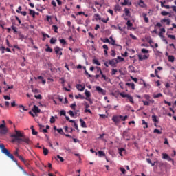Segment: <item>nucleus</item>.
<instances>
[{
    "instance_id": "obj_9",
    "label": "nucleus",
    "mask_w": 176,
    "mask_h": 176,
    "mask_svg": "<svg viewBox=\"0 0 176 176\" xmlns=\"http://www.w3.org/2000/svg\"><path fill=\"white\" fill-rule=\"evenodd\" d=\"M17 35V39H19V41H24V39H25V36H24V34H23V33L21 31L18 32Z\"/></svg>"
},
{
    "instance_id": "obj_32",
    "label": "nucleus",
    "mask_w": 176,
    "mask_h": 176,
    "mask_svg": "<svg viewBox=\"0 0 176 176\" xmlns=\"http://www.w3.org/2000/svg\"><path fill=\"white\" fill-rule=\"evenodd\" d=\"M52 30H54V32H56V34L58 33V27L57 25H53Z\"/></svg>"
},
{
    "instance_id": "obj_38",
    "label": "nucleus",
    "mask_w": 176,
    "mask_h": 176,
    "mask_svg": "<svg viewBox=\"0 0 176 176\" xmlns=\"http://www.w3.org/2000/svg\"><path fill=\"white\" fill-rule=\"evenodd\" d=\"M12 30L14 31V34H18L19 31H17V29L16 28V27L14 25H12L11 26Z\"/></svg>"
},
{
    "instance_id": "obj_4",
    "label": "nucleus",
    "mask_w": 176,
    "mask_h": 176,
    "mask_svg": "<svg viewBox=\"0 0 176 176\" xmlns=\"http://www.w3.org/2000/svg\"><path fill=\"white\" fill-rule=\"evenodd\" d=\"M162 158L163 159V160H167L168 162H172V164H174V160H173L171 158V157H170V155H168V154L163 153L162 154Z\"/></svg>"
},
{
    "instance_id": "obj_56",
    "label": "nucleus",
    "mask_w": 176,
    "mask_h": 176,
    "mask_svg": "<svg viewBox=\"0 0 176 176\" xmlns=\"http://www.w3.org/2000/svg\"><path fill=\"white\" fill-rule=\"evenodd\" d=\"M141 52H142V53H144V54L149 53V50H146L145 48H142L141 50Z\"/></svg>"
},
{
    "instance_id": "obj_6",
    "label": "nucleus",
    "mask_w": 176,
    "mask_h": 176,
    "mask_svg": "<svg viewBox=\"0 0 176 176\" xmlns=\"http://www.w3.org/2000/svg\"><path fill=\"white\" fill-rule=\"evenodd\" d=\"M96 91H98V93H100V94H102L103 96H105L107 94V91H105L104 89L101 88V87L96 86Z\"/></svg>"
},
{
    "instance_id": "obj_16",
    "label": "nucleus",
    "mask_w": 176,
    "mask_h": 176,
    "mask_svg": "<svg viewBox=\"0 0 176 176\" xmlns=\"http://www.w3.org/2000/svg\"><path fill=\"white\" fill-rule=\"evenodd\" d=\"M111 45H112L113 46H115V45H116V46L120 47V50H122V45H120L119 44H116V41H115V39L111 40Z\"/></svg>"
},
{
    "instance_id": "obj_31",
    "label": "nucleus",
    "mask_w": 176,
    "mask_h": 176,
    "mask_svg": "<svg viewBox=\"0 0 176 176\" xmlns=\"http://www.w3.org/2000/svg\"><path fill=\"white\" fill-rule=\"evenodd\" d=\"M121 10H122V7H120V6H119V4H116L115 6L116 12H120Z\"/></svg>"
},
{
    "instance_id": "obj_50",
    "label": "nucleus",
    "mask_w": 176,
    "mask_h": 176,
    "mask_svg": "<svg viewBox=\"0 0 176 176\" xmlns=\"http://www.w3.org/2000/svg\"><path fill=\"white\" fill-rule=\"evenodd\" d=\"M144 98H146L147 100V101H150L151 96H149V94H144Z\"/></svg>"
},
{
    "instance_id": "obj_53",
    "label": "nucleus",
    "mask_w": 176,
    "mask_h": 176,
    "mask_svg": "<svg viewBox=\"0 0 176 176\" xmlns=\"http://www.w3.org/2000/svg\"><path fill=\"white\" fill-rule=\"evenodd\" d=\"M19 108H21L23 111H28V109L25 108L23 104L19 105Z\"/></svg>"
},
{
    "instance_id": "obj_40",
    "label": "nucleus",
    "mask_w": 176,
    "mask_h": 176,
    "mask_svg": "<svg viewBox=\"0 0 176 176\" xmlns=\"http://www.w3.org/2000/svg\"><path fill=\"white\" fill-rule=\"evenodd\" d=\"M120 96H121L122 98H127V96H129V94H126L124 92H120Z\"/></svg>"
},
{
    "instance_id": "obj_41",
    "label": "nucleus",
    "mask_w": 176,
    "mask_h": 176,
    "mask_svg": "<svg viewBox=\"0 0 176 176\" xmlns=\"http://www.w3.org/2000/svg\"><path fill=\"white\" fill-rule=\"evenodd\" d=\"M57 131L59 134H61V135H64V131H63V129L62 128H60V129H57Z\"/></svg>"
},
{
    "instance_id": "obj_14",
    "label": "nucleus",
    "mask_w": 176,
    "mask_h": 176,
    "mask_svg": "<svg viewBox=\"0 0 176 176\" xmlns=\"http://www.w3.org/2000/svg\"><path fill=\"white\" fill-rule=\"evenodd\" d=\"M79 122L80 123L81 127H82L83 129H86V127H87V125L86 124V122H85V120H83V119L80 118L79 120Z\"/></svg>"
},
{
    "instance_id": "obj_25",
    "label": "nucleus",
    "mask_w": 176,
    "mask_h": 176,
    "mask_svg": "<svg viewBox=\"0 0 176 176\" xmlns=\"http://www.w3.org/2000/svg\"><path fill=\"white\" fill-rule=\"evenodd\" d=\"M161 14H162V16H168V14H169V17H171V14L167 11H162L161 12Z\"/></svg>"
},
{
    "instance_id": "obj_20",
    "label": "nucleus",
    "mask_w": 176,
    "mask_h": 176,
    "mask_svg": "<svg viewBox=\"0 0 176 176\" xmlns=\"http://www.w3.org/2000/svg\"><path fill=\"white\" fill-rule=\"evenodd\" d=\"M168 61H170V63H174V61L175 60V58L173 55H169L168 56Z\"/></svg>"
},
{
    "instance_id": "obj_34",
    "label": "nucleus",
    "mask_w": 176,
    "mask_h": 176,
    "mask_svg": "<svg viewBox=\"0 0 176 176\" xmlns=\"http://www.w3.org/2000/svg\"><path fill=\"white\" fill-rule=\"evenodd\" d=\"M29 14H30V16H32V17H35V11L29 9Z\"/></svg>"
},
{
    "instance_id": "obj_60",
    "label": "nucleus",
    "mask_w": 176,
    "mask_h": 176,
    "mask_svg": "<svg viewBox=\"0 0 176 176\" xmlns=\"http://www.w3.org/2000/svg\"><path fill=\"white\" fill-rule=\"evenodd\" d=\"M6 49V47H5L4 46L0 47V50H1L2 54H3L5 53Z\"/></svg>"
},
{
    "instance_id": "obj_59",
    "label": "nucleus",
    "mask_w": 176,
    "mask_h": 176,
    "mask_svg": "<svg viewBox=\"0 0 176 176\" xmlns=\"http://www.w3.org/2000/svg\"><path fill=\"white\" fill-rule=\"evenodd\" d=\"M34 97H35V98H36L37 100H42V95H41V94L35 95Z\"/></svg>"
},
{
    "instance_id": "obj_17",
    "label": "nucleus",
    "mask_w": 176,
    "mask_h": 176,
    "mask_svg": "<svg viewBox=\"0 0 176 176\" xmlns=\"http://www.w3.org/2000/svg\"><path fill=\"white\" fill-rule=\"evenodd\" d=\"M146 16H148V14L145 12H143L142 13V16H143V19L145 21V23H149V18H148Z\"/></svg>"
},
{
    "instance_id": "obj_55",
    "label": "nucleus",
    "mask_w": 176,
    "mask_h": 176,
    "mask_svg": "<svg viewBox=\"0 0 176 176\" xmlns=\"http://www.w3.org/2000/svg\"><path fill=\"white\" fill-rule=\"evenodd\" d=\"M50 122V123H52V124L55 123L56 119H54V116H51Z\"/></svg>"
},
{
    "instance_id": "obj_57",
    "label": "nucleus",
    "mask_w": 176,
    "mask_h": 176,
    "mask_svg": "<svg viewBox=\"0 0 176 176\" xmlns=\"http://www.w3.org/2000/svg\"><path fill=\"white\" fill-rule=\"evenodd\" d=\"M69 114L71 116V118H74V116H75V113H74L72 110L69 111Z\"/></svg>"
},
{
    "instance_id": "obj_23",
    "label": "nucleus",
    "mask_w": 176,
    "mask_h": 176,
    "mask_svg": "<svg viewBox=\"0 0 176 176\" xmlns=\"http://www.w3.org/2000/svg\"><path fill=\"white\" fill-rule=\"evenodd\" d=\"M100 41H102V42H103V43H111V41H109V38H100Z\"/></svg>"
},
{
    "instance_id": "obj_35",
    "label": "nucleus",
    "mask_w": 176,
    "mask_h": 176,
    "mask_svg": "<svg viewBox=\"0 0 176 176\" xmlns=\"http://www.w3.org/2000/svg\"><path fill=\"white\" fill-rule=\"evenodd\" d=\"M75 107H76V102H75L70 105V108H72L73 111H76V108Z\"/></svg>"
},
{
    "instance_id": "obj_62",
    "label": "nucleus",
    "mask_w": 176,
    "mask_h": 176,
    "mask_svg": "<svg viewBox=\"0 0 176 176\" xmlns=\"http://www.w3.org/2000/svg\"><path fill=\"white\" fill-rule=\"evenodd\" d=\"M18 158L19 159V160H21V162H23V163H25V160L23 158V156L19 155Z\"/></svg>"
},
{
    "instance_id": "obj_51",
    "label": "nucleus",
    "mask_w": 176,
    "mask_h": 176,
    "mask_svg": "<svg viewBox=\"0 0 176 176\" xmlns=\"http://www.w3.org/2000/svg\"><path fill=\"white\" fill-rule=\"evenodd\" d=\"M56 41H57V40L55 39L54 38H51V39H50L51 45H54L56 43Z\"/></svg>"
},
{
    "instance_id": "obj_10",
    "label": "nucleus",
    "mask_w": 176,
    "mask_h": 176,
    "mask_svg": "<svg viewBox=\"0 0 176 176\" xmlns=\"http://www.w3.org/2000/svg\"><path fill=\"white\" fill-rule=\"evenodd\" d=\"M138 58H139L140 61H143V60H148V58H149V54L143 55V56L141 54H139Z\"/></svg>"
},
{
    "instance_id": "obj_48",
    "label": "nucleus",
    "mask_w": 176,
    "mask_h": 176,
    "mask_svg": "<svg viewBox=\"0 0 176 176\" xmlns=\"http://www.w3.org/2000/svg\"><path fill=\"white\" fill-rule=\"evenodd\" d=\"M100 20L102 21V23H108V21H109V17L107 16L106 19L102 18Z\"/></svg>"
},
{
    "instance_id": "obj_22",
    "label": "nucleus",
    "mask_w": 176,
    "mask_h": 176,
    "mask_svg": "<svg viewBox=\"0 0 176 176\" xmlns=\"http://www.w3.org/2000/svg\"><path fill=\"white\" fill-rule=\"evenodd\" d=\"M75 98H76V100H78V98H81V100H85V96L78 94V95H75Z\"/></svg>"
},
{
    "instance_id": "obj_63",
    "label": "nucleus",
    "mask_w": 176,
    "mask_h": 176,
    "mask_svg": "<svg viewBox=\"0 0 176 176\" xmlns=\"http://www.w3.org/2000/svg\"><path fill=\"white\" fill-rule=\"evenodd\" d=\"M45 52H49L50 53H52V52H53V49L48 47L45 49Z\"/></svg>"
},
{
    "instance_id": "obj_42",
    "label": "nucleus",
    "mask_w": 176,
    "mask_h": 176,
    "mask_svg": "<svg viewBox=\"0 0 176 176\" xmlns=\"http://www.w3.org/2000/svg\"><path fill=\"white\" fill-rule=\"evenodd\" d=\"M128 3H129V0H124V2H122L121 5L122 6H127Z\"/></svg>"
},
{
    "instance_id": "obj_7",
    "label": "nucleus",
    "mask_w": 176,
    "mask_h": 176,
    "mask_svg": "<svg viewBox=\"0 0 176 176\" xmlns=\"http://www.w3.org/2000/svg\"><path fill=\"white\" fill-rule=\"evenodd\" d=\"M112 120L116 123V124H118V123H120V118L119 116H113L112 117Z\"/></svg>"
},
{
    "instance_id": "obj_47",
    "label": "nucleus",
    "mask_w": 176,
    "mask_h": 176,
    "mask_svg": "<svg viewBox=\"0 0 176 176\" xmlns=\"http://www.w3.org/2000/svg\"><path fill=\"white\" fill-rule=\"evenodd\" d=\"M142 124H145V126H144V129H148V122H146L145 120H142Z\"/></svg>"
},
{
    "instance_id": "obj_26",
    "label": "nucleus",
    "mask_w": 176,
    "mask_h": 176,
    "mask_svg": "<svg viewBox=\"0 0 176 176\" xmlns=\"http://www.w3.org/2000/svg\"><path fill=\"white\" fill-rule=\"evenodd\" d=\"M60 50H63V48H60V47H56L54 48V52L56 54H58Z\"/></svg>"
},
{
    "instance_id": "obj_33",
    "label": "nucleus",
    "mask_w": 176,
    "mask_h": 176,
    "mask_svg": "<svg viewBox=\"0 0 176 176\" xmlns=\"http://www.w3.org/2000/svg\"><path fill=\"white\" fill-rule=\"evenodd\" d=\"M120 118V120H122V122H124L126 119H127V116H118Z\"/></svg>"
},
{
    "instance_id": "obj_8",
    "label": "nucleus",
    "mask_w": 176,
    "mask_h": 176,
    "mask_svg": "<svg viewBox=\"0 0 176 176\" xmlns=\"http://www.w3.org/2000/svg\"><path fill=\"white\" fill-rule=\"evenodd\" d=\"M32 111V112H34V113H36H36H41V109L36 105L33 106Z\"/></svg>"
},
{
    "instance_id": "obj_5",
    "label": "nucleus",
    "mask_w": 176,
    "mask_h": 176,
    "mask_svg": "<svg viewBox=\"0 0 176 176\" xmlns=\"http://www.w3.org/2000/svg\"><path fill=\"white\" fill-rule=\"evenodd\" d=\"M108 61H109V65H111V67H115V65H116V64L119 63V60H118L117 58L109 60Z\"/></svg>"
},
{
    "instance_id": "obj_1",
    "label": "nucleus",
    "mask_w": 176,
    "mask_h": 176,
    "mask_svg": "<svg viewBox=\"0 0 176 176\" xmlns=\"http://www.w3.org/2000/svg\"><path fill=\"white\" fill-rule=\"evenodd\" d=\"M11 138H14L18 144L26 145L27 146H31L32 145V141L30 139V137L24 134V132L15 130V134L11 135Z\"/></svg>"
},
{
    "instance_id": "obj_2",
    "label": "nucleus",
    "mask_w": 176,
    "mask_h": 176,
    "mask_svg": "<svg viewBox=\"0 0 176 176\" xmlns=\"http://www.w3.org/2000/svg\"><path fill=\"white\" fill-rule=\"evenodd\" d=\"M0 149H1V153H3V155H6V156L11 159V160L12 161L14 160V156H13L10 153V152L9 151V150H8V148H5V144H0Z\"/></svg>"
},
{
    "instance_id": "obj_36",
    "label": "nucleus",
    "mask_w": 176,
    "mask_h": 176,
    "mask_svg": "<svg viewBox=\"0 0 176 176\" xmlns=\"http://www.w3.org/2000/svg\"><path fill=\"white\" fill-rule=\"evenodd\" d=\"M16 13H20L22 16H27V12L25 11H19L16 10Z\"/></svg>"
},
{
    "instance_id": "obj_44",
    "label": "nucleus",
    "mask_w": 176,
    "mask_h": 176,
    "mask_svg": "<svg viewBox=\"0 0 176 176\" xmlns=\"http://www.w3.org/2000/svg\"><path fill=\"white\" fill-rule=\"evenodd\" d=\"M126 25L129 28V27H133V23H131V21H130V19H129L126 22Z\"/></svg>"
},
{
    "instance_id": "obj_29",
    "label": "nucleus",
    "mask_w": 176,
    "mask_h": 176,
    "mask_svg": "<svg viewBox=\"0 0 176 176\" xmlns=\"http://www.w3.org/2000/svg\"><path fill=\"white\" fill-rule=\"evenodd\" d=\"M153 98H160V97H163V94L162 93H158L157 94L153 95Z\"/></svg>"
},
{
    "instance_id": "obj_11",
    "label": "nucleus",
    "mask_w": 176,
    "mask_h": 176,
    "mask_svg": "<svg viewBox=\"0 0 176 176\" xmlns=\"http://www.w3.org/2000/svg\"><path fill=\"white\" fill-rule=\"evenodd\" d=\"M36 10H38V12H41L42 13V12H43V10H45V8H43V6H42L41 4H36L35 6Z\"/></svg>"
},
{
    "instance_id": "obj_30",
    "label": "nucleus",
    "mask_w": 176,
    "mask_h": 176,
    "mask_svg": "<svg viewBox=\"0 0 176 176\" xmlns=\"http://www.w3.org/2000/svg\"><path fill=\"white\" fill-rule=\"evenodd\" d=\"M43 151L44 156H47V155H49V150L47 148L43 147Z\"/></svg>"
},
{
    "instance_id": "obj_61",
    "label": "nucleus",
    "mask_w": 176,
    "mask_h": 176,
    "mask_svg": "<svg viewBox=\"0 0 176 176\" xmlns=\"http://www.w3.org/2000/svg\"><path fill=\"white\" fill-rule=\"evenodd\" d=\"M56 159H59V160L62 162H64V158H63V157L60 156L59 155L56 156Z\"/></svg>"
},
{
    "instance_id": "obj_43",
    "label": "nucleus",
    "mask_w": 176,
    "mask_h": 176,
    "mask_svg": "<svg viewBox=\"0 0 176 176\" xmlns=\"http://www.w3.org/2000/svg\"><path fill=\"white\" fill-rule=\"evenodd\" d=\"M154 134H162V131H160L159 129H155L153 131Z\"/></svg>"
},
{
    "instance_id": "obj_64",
    "label": "nucleus",
    "mask_w": 176,
    "mask_h": 176,
    "mask_svg": "<svg viewBox=\"0 0 176 176\" xmlns=\"http://www.w3.org/2000/svg\"><path fill=\"white\" fill-rule=\"evenodd\" d=\"M111 56L112 57H115V56H116V52L115 51V50H111Z\"/></svg>"
},
{
    "instance_id": "obj_13",
    "label": "nucleus",
    "mask_w": 176,
    "mask_h": 176,
    "mask_svg": "<svg viewBox=\"0 0 176 176\" xmlns=\"http://www.w3.org/2000/svg\"><path fill=\"white\" fill-rule=\"evenodd\" d=\"M76 89L79 91H83L85 90V86H82V84H77Z\"/></svg>"
},
{
    "instance_id": "obj_39",
    "label": "nucleus",
    "mask_w": 176,
    "mask_h": 176,
    "mask_svg": "<svg viewBox=\"0 0 176 176\" xmlns=\"http://www.w3.org/2000/svg\"><path fill=\"white\" fill-rule=\"evenodd\" d=\"M98 156L99 157H102V156H105V153H104V151H99Z\"/></svg>"
},
{
    "instance_id": "obj_19",
    "label": "nucleus",
    "mask_w": 176,
    "mask_h": 176,
    "mask_svg": "<svg viewBox=\"0 0 176 176\" xmlns=\"http://www.w3.org/2000/svg\"><path fill=\"white\" fill-rule=\"evenodd\" d=\"M118 151H119V155L121 156H123V153H126V150L123 148H118Z\"/></svg>"
},
{
    "instance_id": "obj_27",
    "label": "nucleus",
    "mask_w": 176,
    "mask_h": 176,
    "mask_svg": "<svg viewBox=\"0 0 176 176\" xmlns=\"http://www.w3.org/2000/svg\"><path fill=\"white\" fill-rule=\"evenodd\" d=\"M124 13H125V16L130 17L131 14H130V10H129V8H124Z\"/></svg>"
},
{
    "instance_id": "obj_21",
    "label": "nucleus",
    "mask_w": 176,
    "mask_h": 176,
    "mask_svg": "<svg viewBox=\"0 0 176 176\" xmlns=\"http://www.w3.org/2000/svg\"><path fill=\"white\" fill-rule=\"evenodd\" d=\"M138 5L139 6H140V8H146V5L145 4V3H144V1L142 0H140Z\"/></svg>"
},
{
    "instance_id": "obj_24",
    "label": "nucleus",
    "mask_w": 176,
    "mask_h": 176,
    "mask_svg": "<svg viewBox=\"0 0 176 176\" xmlns=\"http://www.w3.org/2000/svg\"><path fill=\"white\" fill-rule=\"evenodd\" d=\"M92 63H93V64H96V65H98V66L101 65V63H100V61H98V59H96V58L93 59Z\"/></svg>"
},
{
    "instance_id": "obj_3",
    "label": "nucleus",
    "mask_w": 176,
    "mask_h": 176,
    "mask_svg": "<svg viewBox=\"0 0 176 176\" xmlns=\"http://www.w3.org/2000/svg\"><path fill=\"white\" fill-rule=\"evenodd\" d=\"M8 131L9 130L5 124H0V135H6Z\"/></svg>"
},
{
    "instance_id": "obj_54",
    "label": "nucleus",
    "mask_w": 176,
    "mask_h": 176,
    "mask_svg": "<svg viewBox=\"0 0 176 176\" xmlns=\"http://www.w3.org/2000/svg\"><path fill=\"white\" fill-rule=\"evenodd\" d=\"M85 94L86 97H90V96H91V94H90V91H89L87 90H85Z\"/></svg>"
},
{
    "instance_id": "obj_18",
    "label": "nucleus",
    "mask_w": 176,
    "mask_h": 176,
    "mask_svg": "<svg viewBox=\"0 0 176 176\" xmlns=\"http://www.w3.org/2000/svg\"><path fill=\"white\" fill-rule=\"evenodd\" d=\"M65 133H70L72 134V133L75 131V129H74V128H69V131H68V126H65Z\"/></svg>"
},
{
    "instance_id": "obj_28",
    "label": "nucleus",
    "mask_w": 176,
    "mask_h": 176,
    "mask_svg": "<svg viewBox=\"0 0 176 176\" xmlns=\"http://www.w3.org/2000/svg\"><path fill=\"white\" fill-rule=\"evenodd\" d=\"M152 120L155 123H159V120H157V117L155 115L152 116Z\"/></svg>"
},
{
    "instance_id": "obj_52",
    "label": "nucleus",
    "mask_w": 176,
    "mask_h": 176,
    "mask_svg": "<svg viewBox=\"0 0 176 176\" xmlns=\"http://www.w3.org/2000/svg\"><path fill=\"white\" fill-rule=\"evenodd\" d=\"M168 38H170V39H173V41H175V36L173 34H168Z\"/></svg>"
},
{
    "instance_id": "obj_46",
    "label": "nucleus",
    "mask_w": 176,
    "mask_h": 176,
    "mask_svg": "<svg viewBox=\"0 0 176 176\" xmlns=\"http://www.w3.org/2000/svg\"><path fill=\"white\" fill-rule=\"evenodd\" d=\"M85 74L87 75L88 76V78H93V75L89 74V72H87V69H85Z\"/></svg>"
},
{
    "instance_id": "obj_15",
    "label": "nucleus",
    "mask_w": 176,
    "mask_h": 176,
    "mask_svg": "<svg viewBox=\"0 0 176 176\" xmlns=\"http://www.w3.org/2000/svg\"><path fill=\"white\" fill-rule=\"evenodd\" d=\"M161 23H166L167 25H170L171 23V19H163L161 20Z\"/></svg>"
},
{
    "instance_id": "obj_12",
    "label": "nucleus",
    "mask_w": 176,
    "mask_h": 176,
    "mask_svg": "<svg viewBox=\"0 0 176 176\" xmlns=\"http://www.w3.org/2000/svg\"><path fill=\"white\" fill-rule=\"evenodd\" d=\"M126 86H128V87H131L132 90H135V85L134 82H126Z\"/></svg>"
},
{
    "instance_id": "obj_49",
    "label": "nucleus",
    "mask_w": 176,
    "mask_h": 176,
    "mask_svg": "<svg viewBox=\"0 0 176 176\" xmlns=\"http://www.w3.org/2000/svg\"><path fill=\"white\" fill-rule=\"evenodd\" d=\"M59 41H60V43L62 45H67V41H65V39H64V38H60Z\"/></svg>"
},
{
    "instance_id": "obj_37",
    "label": "nucleus",
    "mask_w": 176,
    "mask_h": 176,
    "mask_svg": "<svg viewBox=\"0 0 176 176\" xmlns=\"http://www.w3.org/2000/svg\"><path fill=\"white\" fill-rule=\"evenodd\" d=\"M60 116H67V112L65 111V110H61L60 111Z\"/></svg>"
},
{
    "instance_id": "obj_58",
    "label": "nucleus",
    "mask_w": 176,
    "mask_h": 176,
    "mask_svg": "<svg viewBox=\"0 0 176 176\" xmlns=\"http://www.w3.org/2000/svg\"><path fill=\"white\" fill-rule=\"evenodd\" d=\"M95 16H96L95 18L96 20H101V16H100V14H95Z\"/></svg>"
},
{
    "instance_id": "obj_45",
    "label": "nucleus",
    "mask_w": 176,
    "mask_h": 176,
    "mask_svg": "<svg viewBox=\"0 0 176 176\" xmlns=\"http://www.w3.org/2000/svg\"><path fill=\"white\" fill-rule=\"evenodd\" d=\"M46 20L48 21V23H52V16L47 15Z\"/></svg>"
}]
</instances>
